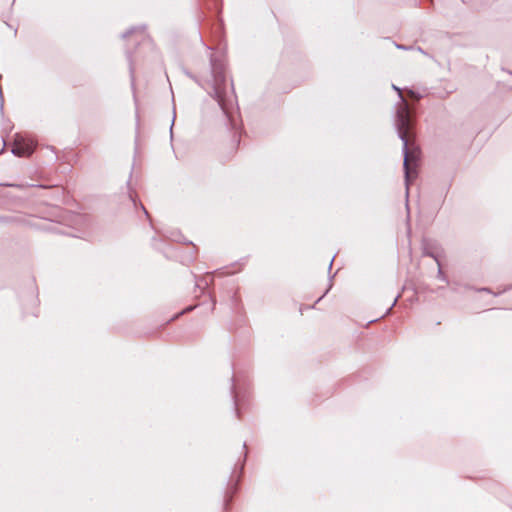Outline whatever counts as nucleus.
Returning <instances> with one entry per match:
<instances>
[{"label": "nucleus", "mask_w": 512, "mask_h": 512, "mask_svg": "<svg viewBox=\"0 0 512 512\" xmlns=\"http://www.w3.org/2000/svg\"><path fill=\"white\" fill-rule=\"evenodd\" d=\"M397 128L400 138L404 143V168L407 182L416 178L417 167L421 151L415 145L413 123L406 102H402L397 109Z\"/></svg>", "instance_id": "f257e3e1"}, {"label": "nucleus", "mask_w": 512, "mask_h": 512, "mask_svg": "<svg viewBox=\"0 0 512 512\" xmlns=\"http://www.w3.org/2000/svg\"><path fill=\"white\" fill-rule=\"evenodd\" d=\"M35 147L34 140L16 135L12 145V152L19 157H28L34 152Z\"/></svg>", "instance_id": "f03ea898"}]
</instances>
